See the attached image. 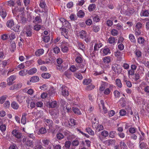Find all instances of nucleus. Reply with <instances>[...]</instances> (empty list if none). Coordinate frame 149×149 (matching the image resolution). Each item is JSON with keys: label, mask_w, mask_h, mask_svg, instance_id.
I'll return each mask as SVG.
<instances>
[{"label": "nucleus", "mask_w": 149, "mask_h": 149, "mask_svg": "<svg viewBox=\"0 0 149 149\" xmlns=\"http://www.w3.org/2000/svg\"><path fill=\"white\" fill-rule=\"evenodd\" d=\"M57 69L60 71L62 72L66 70L68 68V64L65 63H63L62 60L61 58L57 59Z\"/></svg>", "instance_id": "nucleus-1"}, {"label": "nucleus", "mask_w": 149, "mask_h": 149, "mask_svg": "<svg viewBox=\"0 0 149 149\" xmlns=\"http://www.w3.org/2000/svg\"><path fill=\"white\" fill-rule=\"evenodd\" d=\"M24 8L22 6H18L12 8V12L15 16H17L18 15H20L24 12L23 11Z\"/></svg>", "instance_id": "nucleus-2"}, {"label": "nucleus", "mask_w": 149, "mask_h": 149, "mask_svg": "<svg viewBox=\"0 0 149 149\" xmlns=\"http://www.w3.org/2000/svg\"><path fill=\"white\" fill-rule=\"evenodd\" d=\"M75 34L77 37L82 39L85 38L87 35V33L86 31L83 30L76 31L75 32Z\"/></svg>", "instance_id": "nucleus-3"}, {"label": "nucleus", "mask_w": 149, "mask_h": 149, "mask_svg": "<svg viewBox=\"0 0 149 149\" xmlns=\"http://www.w3.org/2000/svg\"><path fill=\"white\" fill-rule=\"evenodd\" d=\"M61 103L62 107L64 111L66 110L68 112H70L71 111V108L70 107H68V104L65 101L62 100L61 102Z\"/></svg>", "instance_id": "nucleus-4"}, {"label": "nucleus", "mask_w": 149, "mask_h": 149, "mask_svg": "<svg viewBox=\"0 0 149 149\" xmlns=\"http://www.w3.org/2000/svg\"><path fill=\"white\" fill-rule=\"evenodd\" d=\"M112 69L116 73H120L122 71L120 66L116 64L113 65Z\"/></svg>", "instance_id": "nucleus-5"}, {"label": "nucleus", "mask_w": 149, "mask_h": 149, "mask_svg": "<svg viewBox=\"0 0 149 149\" xmlns=\"http://www.w3.org/2000/svg\"><path fill=\"white\" fill-rule=\"evenodd\" d=\"M59 19L62 23L63 26L68 28H69L70 27V24L68 21L63 18H61Z\"/></svg>", "instance_id": "nucleus-6"}, {"label": "nucleus", "mask_w": 149, "mask_h": 149, "mask_svg": "<svg viewBox=\"0 0 149 149\" xmlns=\"http://www.w3.org/2000/svg\"><path fill=\"white\" fill-rule=\"evenodd\" d=\"M17 19L19 20L20 22L23 24L25 23L26 21V18L24 17V13L19 15H17Z\"/></svg>", "instance_id": "nucleus-7"}, {"label": "nucleus", "mask_w": 149, "mask_h": 149, "mask_svg": "<svg viewBox=\"0 0 149 149\" xmlns=\"http://www.w3.org/2000/svg\"><path fill=\"white\" fill-rule=\"evenodd\" d=\"M12 134L13 136H14L17 139H20L21 138L22 134L21 133L19 132L17 130L15 129L13 130L12 132Z\"/></svg>", "instance_id": "nucleus-8"}, {"label": "nucleus", "mask_w": 149, "mask_h": 149, "mask_svg": "<svg viewBox=\"0 0 149 149\" xmlns=\"http://www.w3.org/2000/svg\"><path fill=\"white\" fill-rule=\"evenodd\" d=\"M114 87V86L112 84H109V88H106L104 90V93L105 95H109Z\"/></svg>", "instance_id": "nucleus-9"}, {"label": "nucleus", "mask_w": 149, "mask_h": 149, "mask_svg": "<svg viewBox=\"0 0 149 149\" xmlns=\"http://www.w3.org/2000/svg\"><path fill=\"white\" fill-rule=\"evenodd\" d=\"M62 95L64 96H67L69 95L68 88L65 86H63L61 88Z\"/></svg>", "instance_id": "nucleus-10"}, {"label": "nucleus", "mask_w": 149, "mask_h": 149, "mask_svg": "<svg viewBox=\"0 0 149 149\" xmlns=\"http://www.w3.org/2000/svg\"><path fill=\"white\" fill-rule=\"evenodd\" d=\"M60 30L62 35L63 36L66 38L68 39V29L65 28H61Z\"/></svg>", "instance_id": "nucleus-11"}, {"label": "nucleus", "mask_w": 149, "mask_h": 149, "mask_svg": "<svg viewBox=\"0 0 149 149\" xmlns=\"http://www.w3.org/2000/svg\"><path fill=\"white\" fill-rule=\"evenodd\" d=\"M69 45L68 43H66L63 44L61 47V51L63 53L67 52L69 50Z\"/></svg>", "instance_id": "nucleus-12"}, {"label": "nucleus", "mask_w": 149, "mask_h": 149, "mask_svg": "<svg viewBox=\"0 0 149 149\" xmlns=\"http://www.w3.org/2000/svg\"><path fill=\"white\" fill-rule=\"evenodd\" d=\"M26 102L29 104L30 103V107L31 109H33L35 107L36 104L34 102L32 101L31 98H28L26 100Z\"/></svg>", "instance_id": "nucleus-13"}, {"label": "nucleus", "mask_w": 149, "mask_h": 149, "mask_svg": "<svg viewBox=\"0 0 149 149\" xmlns=\"http://www.w3.org/2000/svg\"><path fill=\"white\" fill-rule=\"evenodd\" d=\"M101 52H102L103 55H106L110 54L111 51L109 48L105 47L100 50Z\"/></svg>", "instance_id": "nucleus-14"}, {"label": "nucleus", "mask_w": 149, "mask_h": 149, "mask_svg": "<svg viewBox=\"0 0 149 149\" xmlns=\"http://www.w3.org/2000/svg\"><path fill=\"white\" fill-rule=\"evenodd\" d=\"M16 76L15 75H13L11 76L7 79V81L8 84L9 85H12L13 83V81L16 79Z\"/></svg>", "instance_id": "nucleus-15"}, {"label": "nucleus", "mask_w": 149, "mask_h": 149, "mask_svg": "<svg viewBox=\"0 0 149 149\" xmlns=\"http://www.w3.org/2000/svg\"><path fill=\"white\" fill-rule=\"evenodd\" d=\"M40 7L44 10H42L43 12H46L47 10L46 9V5L44 0H41L40 3Z\"/></svg>", "instance_id": "nucleus-16"}, {"label": "nucleus", "mask_w": 149, "mask_h": 149, "mask_svg": "<svg viewBox=\"0 0 149 149\" xmlns=\"http://www.w3.org/2000/svg\"><path fill=\"white\" fill-rule=\"evenodd\" d=\"M134 54L136 57L137 59L142 56V53L139 49H136L134 52Z\"/></svg>", "instance_id": "nucleus-17"}, {"label": "nucleus", "mask_w": 149, "mask_h": 149, "mask_svg": "<svg viewBox=\"0 0 149 149\" xmlns=\"http://www.w3.org/2000/svg\"><path fill=\"white\" fill-rule=\"evenodd\" d=\"M26 72L29 75H33L36 73L37 71V69L35 68H32L29 70H26Z\"/></svg>", "instance_id": "nucleus-18"}, {"label": "nucleus", "mask_w": 149, "mask_h": 149, "mask_svg": "<svg viewBox=\"0 0 149 149\" xmlns=\"http://www.w3.org/2000/svg\"><path fill=\"white\" fill-rule=\"evenodd\" d=\"M95 127V133H97L98 132L100 131L101 130H102L104 129V127L103 126L100 124H97Z\"/></svg>", "instance_id": "nucleus-19"}, {"label": "nucleus", "mask_w": 149, "mask_h": 149, "mask_svg": "<svg viewBox=\"0 0 149 149\" xmlns=\"http://www.w3.org/2000/svg\"><path fill=\"white\" fill-rule=\"evenodd\" d=\"M77 46L79 49H81L82 51H84L85 49V46L83 43L79 41L77 42Z\"/></svg>", "instance_id": "nucleus-20"}, {"label": "nucleus", "mask_w": 149, "mask_h": 149, "mask_svg": "<svg viewBox=\"0 0 149 149\" xmlns=\"http://www.w3.org/2000/svg\"><path fill=\"white\" fill-rule=\"evenodd\" d=\"M102 44L100 42H97L95 43L94 46V50L95 51H97L102 46Z\"/></svg>", "instance_id": "nucleus-21"}, {"label": "nucleus", "mask_w": 149, "mask_h": 149, "mask_svg": "<svg viewBox=\"0 0 149 149\" xmlns=\"http://www.w3.org/2000/svg\"><path fill=\"white\" fill-rule=\"evenodd\" d=\"M44 50L42 49H37L35 52V55L37 56H40L44 53Z\"/></svg>", "instance_id": "nucleus-22"}, {"label": "nucleus", "mask_w": 149, "mask_h": 149, "mask_svg": "<svg viewBox=\"0 0 149 149\" xmlns=\"http://www.w3.org/2000/svg\"><path fill=\"white\" fill-rule=\"evenodd\" d=\"M6 25L8 27L10 28L11 29H12V28L13 27V26L14 25L13 20L12 19H10L8 20L7 22Z\"/></svg>", "instance_id": "nucleus-23"}, {"label": "nucleus", "mask_w": 149, "mask_h": 149, "mask_svg": "<svg viewBox=\"0 0 149 149\" xmlns=\"http://www.w3.org/2000/svg\"><path fill=\"white\" fill-rule=\"evenodd\" d=\"M42 19L40 16H37L33 19V22L35 24H38L41 23Z\"/></svg>", "instance_id": "nucleus-24"}, {"label": "nucleus", "mask_w": 149, "mask_h": 149, "mask_svg": "<svg viewBox=\"0 0 149 149\" xmlns=\"http://www.w3.org/2000/svg\"><path fill=\"white\" fill-rule=\"evenodd\" d=\"M0 15L3 18H4L7 15L5 10L2 9L1 7L0 8Z\"/></svg>", "instance_id": "nucleus-25"}, {"label": "nucleus", "mask_w": 149, "mask_h": 149, "mask_svg": "<svg viewBox=\"0 0 149 149\" xmlns=\"http://www.w3.org/2000/svg\"><path fill=\"white\" fill-rule=\"evenodd\" d=\"M27 114L26 113H24L23 114L21 119V122L22 124H25L26 123V116Z\"/></svg>", "instance_id": "nucleus-26"}, {"label": "nucleus", "mask_w": 149, "mask_h": 149, "mask_svg": "<svg viewBox=\"0 0 149 149\" xmlns=\"http://www.w3.org/2000/svg\"><path fill=\"white\" fill-rule=\"evenodd\" d=\"M39 80V78L38 76H34L31 77L30 80V82H37Z\"/></svg>", "instance_id": "nucleus-27"}, {"label": "nucleus", "mask_w": 149, "mask_h": 149, "mask_svg": "<svg viewBox=\"0 0 149 149\" xmlns=\"http://www.w3.org/2000/svg\"><path fill=\"white\" fill-rule=\"evenodd\" d=\"M80 139H76L73 140L72 143V146H77L79 144Z\"/></svg>", "instance_id": "nucleus-28"}, {"label": "nucleus", "mask_w": 149, "mask_h": 149, "mask_svg": "<svg viewBox=\"0 0 149 149\" xmlns=\"http://www.w3.org/2000/svg\"><path fill=\"white\" fill-rule=\"evenodd\" d=\"M27 36L30 37L32 35L31 29L29 27L26 28V31H24Z\"/></svg>", "instance_id": "nucleus-29"}, {"label": "nucleus", "mask_w": 149, "mask_h": 149, "mask_svg": "<svg viewBox=\"0 0 149 149\" xmlns=\"http://www.w3.org/2000/svg\"><path fill=\"white\" fill-rule=\"evenodd\" d=\"M83 59L82 57L81 56L79 55L78 56H77L75 59V61L77 63H80L83 61Z\"/></svg>", "instance_id": "nucleus-30"}, {"label": "nucleus", "mask_w": 149, "mask_h": 149, "mask_svg": "<svg viewBox=\"0 0 149 149\" xmlns=\"http://www.w3.org/2000/svg\"><path fill=\"white\" fill-rule=\"evenodd\" d=\"M104 62L105 63H109L111 61V57L109 56H107L104 58L103 59Z\"/></svg>", "instance_id": "nucleus-31"}, {"label": "nucleus", "mask_w": 149, "mask_h": 149, "mask_svg": "<svg viewBox=\"0 0 149 149\" xmlns=\"http://www.w3.org/2000/svg\"><path fill=\"white\" fill-rule=\"evenodd\" d=\"M106 83L104 82H102L101 85L99 87V90L100 91H104L106 88Z\"/></svg>", "instance_id": "nucleus-32"}, {"label": "nucleus", "mask_w": 149, "mask_h": 149, "mask_svg": "<svg viewBox=\"0 0 149 149\" xmlns=\"http://www.w3.org/2000/svg\"><path fill=\"white\" fill-rule=\"evenodd\" d=\"M84 12L81 10H79L77 13V16L80 18H83L85 15Z\"/></svg>", "instance_id": "nucleus-33"}, {"label": "nucleus", "mask_w": 149, "mask_h": 149, "mask_svg": "<svg viewBox=\"0 0 149 149\" xmlns=\"http://www.w3.org/2000/svg\"><path fill=\"white\" fill-rule=\"evenodd\" d=\"M137 42L139 44L143 45L145 42V40L143 37H139L138 38Z\"/></svg>", "instance_id": "nucleus-34"}, {"label": "nucleus", "mask_w": 149, "mask_h": 149, "mask_svg": "<svg viewBox=\"0 0 149 149\" xmlns=\"http://www.w3.org/2000/svg\"><path fill=\"white\" fill-rule=\"evenodd\" d=\"M96 6L95 4H90L88 7V9L90 11H93L95 8Z\"/></svg>", "instance_id": "nucleus-35"}, {"label": "nucleus", "mask_w": 149, "mask_h": 149, "mask_svg": "<svg viewBox=\"0 0 149 149\" xmlns=\"http://www.w3.org/2000/svg\"><path fill=\"white\" fill-rule=\"evenodd\" d=\"M11 107L14 109H17L19 107V106L18 104L15 102L14 101L11 104Z\"/></svg>", "instance_id": "nucleus-36"}, {"label": "nucleus", "mask_w": 149, "mask_h": 149, "mask_svg": "<svg viewBox=\"0 0 149 149\" xmlns=\"http://www.w3.org/2000/svg\"><path fill=\"white\" fill-rule=\"evenodd\" d=\"M115 82L117 86L119 88H121L122 87V84L120 79H116Z\"/></svg>", "instance_id": "nucleus-37"}, {"label": "nucleus", "mask_w": 149, "mask_h": 149, "mask_svg": "<svg viewBox=\"0 0 149 149\" xmlns=\"http://www.w3.org/2000/svg\"><path fill=\"white\" fill-rule=\"evenodd\" d=\"M129 39L131 42L135 43L136 40L134 36L132 34H130L129 35Z\"/></svg>", "instance_id": "nucleus-38"}, {"label": "nucleus", "mask_w": 149, "mask_h": 149, "mask_svg": "<svg viewBox=\"0 0 149 149\" xmlns=\"http://www.w3.org/2000/svg\"><path fill=\"white\" fill-rule=\"evenodd\" d=\"M57 103L56 101L49 102V108H54L56 105Z\"/></svg>", "instance_id": "nucleus-39"}, {"label": "nucleus", "mask_w": 149, "mask_h": 149, "mask_svg": "<svg viewBox=\"0 0 149 149\" xmlns=\"http://www.w3.org/2000/svg\"><path fill=\"white\" fill-rule=\"evenodd\" d=\"M144 100V99L140 97H136V99L135 100L136 102H137L139 104H143V102Z\"/></svg>", "instance_id": "nucleus-40"}, {"label": "nucleus", "mask_w": 149, "mask_h": 149, "mask_svg": "<svg viewBox=\"0 0 149 149\" xmlns=\"http://www.w3.org/2000/svg\"><path fill=\"white\" fill-rule=\"evenodd\" d=\"M45 121L46 122V125L49 127L52 126L53 124V123L52 120L50 119H45Z\"/></svg>", "instance_id": "nucleus-41"}, {"label": "nucleus", "mask_w": 149, "mask_h": 149, "mask_svg": "<svg viewBox=\"0 0 149 149\" xmlns=\"http://www.w3.org/2000/svg\"><path fill=\"white\" fill-rule=\"evenodd\" d=\"M17 100L19 102H22L24 99V97L22 96L21 95H19L16 97Z\"/></svg>", "instance_id": "nucleus-42"}, {"label": "nucleus", "mask_w": 149, "mask_h": 149, "mask_svg": "<svg viewBox=\"0 0 149 149\" xmlns=\"http://www.w3.org/2000/svg\"><path fill=\"white\" fill-rule=\"evenodd\" d=\"M79 69L78 67H76L74 65H72L71 66L70 70L72 72H74Z\"/></svg>", "instance_id": "nucleus-43"}, {"label": "nucleus", "mask_w": 149, "mask_h": 149, "mask_svg": "<svg viewBox=\"0 0 149 149\" xmlns=\"http://www.w3.org/2000/svg\"><path fill=\"white\" fill-rule=\"evenodd\" d=\"M74 76L77 79L81 80L82 79L83 77L82 75L79 73H76L74 74Z\"/></svg>", "instance_id": "nucleus-44"}, {"label": "nucleus", "mask_w": 149, "mask_h": 149, "mask_svg": "<svg viewBox=\"0 0 149 149\" xmlns=\"http://www.w3.org/2000/svg\"><path fill=\"white\" fill-rule=\"evenodd\" d=\"M86 131L89 134L92 135L94 134V132L91 128H87L86 129Z\"/></svg>", "instance_id": "nucleus-45"}, {"label": "nucleus", "mask_w": 149, "mask_h": 149, "mask_svg": "<svg viewBox=\"0 0 149 149\" xmlns=\"http://www.w3.org/2000/svg\"><path fill=\"white\" fill-rule=\"evenodd\" d=\"M26 145L28 146L32 147L33 146V141H31L28 140L26 142Z\"/></svg>", "instance_id": "nucleus-46"}, {"label": "nucleus", "mask_w": 149, "mask_h": 149, "mask_svg": "<svg viewBox=\"0 0 149 149\" xmlns=\"http://www.w3.org/2000/svg\"><path fill=\"white\" fill-rule=\"evenodd\" d=\"M6 3L8 5L10 6H13L15 4V2L13 0L8 1L6 2Z\"/></svg>", "instance_id": "nucleus-47"}, {"label": "nucleus", "mask_w": 149, "mask_h": 149, "mask_svg": "<svg viewBox=\"0 0 149 149\" xmlns=\"http://www.w3.org/2000/svg\"><path fill=\"white\" fill-rule=\"evenodd\" d=\"M37 62L38 65L45 64V61L42 60L40 58H39L37 60Z\"/></svg>", "instance_id": "nucleus-48"}, {"label": "nucleus", "mask_w": 149, "mask_h": 149, "mask_svg": "<svg viewBox=\"0 0 149 149\" xmlns=\"http://www.w3.org/2000/svg\"><path fill=\"white\" fill-rule=\"evenodd\" d=\"M54 52L55 54H58L60 52V49L57 46L55 47L53 49Z\"/></svg>", "instance_id": "nucleus-49"}, {"label": "nucleus", "mask_w": 149, "mask_h": 149, "mask_svg": "<svg viewBox=\"0 0 149 149\" xmlns=\"http://www.w3.org/2000/svg\"><path fill=\"white\" fill-rule=\"evenodd\" d=\"M90 79H85L83 80V84L85 85H88L91 82Z\"/></svg>", "instance_id": "nucleus-50"}, {"label": "nucleus", "mask_w": 149, "mask_h": 149, "mask_svg": "<svg viewBox=\"0 0 149 149\" xmlns=\"http://www.w3.org/2000/svg\"><path fill=\"white\" fill-rule=\"evenodd\" d=\"M109 134L108 132L106 130H104L101 132L102 136L104 137H106Z\"/></svg>", "instance_id": "nucleus-51"}, {"label": "nucleus", "mask_w": 149, "mask_h": 149, "mask_svg": "<svg viewBox=\"0 0 149 149\" xmlns=\"http://www.w3.org/2000/svg\"><path fill=\"white\" fill-rule=\"evenodd\" d=\"M20 26L19 25H15V27L13 26L11 29L15 31L18 32L20 29Z\"/></svg>", "instance_id": "nucleus-52"}, {"label": "nucleus", "mask_w": 149, "mask_h": 149, "mask_svg": "<svg viewBox=\"0 0 149 149\" xmlns=\"http://www.w3.org/2000/svg\"><path fill=\"white\" fill-rule=\"evenodd\" d=\"M120 145L122 148L123 149H127V147L126 144L123 142L121 141L120 143Z\"/></svg>", "instance_id": "nucleus-53"}, {"label": "nucleus", "mask_w": 149, "mask_h": 149, "mask_svg": "<svg viewBox=\"0 0 149 149\" xmlns=\"http://www.w3.org/2000/svg\"><path fill=\"white\" fill-rule=\"evenodd\" d=\"M72 110L75 113L79 114L81 113V112L79 109L77 108L73 107L72 108Z\"/></svg>", "instance_id": "nucleus-54"}, {"label": "nucleus", "mask_w": 149, "mask_h": 149, "mask_svg": "<svg viewBox=\"0 0 149 149\" xmlns=\"http://www.w3.org/2000/svg\"><path fill=\"white\" fill-rule=\"evenodd\" d=\"M100 28L99 26H94L93 27V31L95 32H98L100 30Z\"/></svg>", "instance_id": "nucleus-55"}, {"label": "nucleus", "mask_w": 149, "mask_h": 149, "mask_svg": "<svg viewBox=\"0 0 149 149\" xmlns=\"http://www.w3.org/2000/svg\"><path fill=\"white\" fill-rule=\"evenodd\" d=\"M42 77L45 79H48L50 77V74L48 73H45L42 74Z\"/></svg>", "instance_id": "nucleus-56"}, {"label": "nucleus", "mask_w": 149, "mask_h": 149, "mask_svg": "<svg viewBox=\"0 0 149 149\" xmlns=\"http://www.w3.org/2000/svg\"><path fill=\"white\" fill-rule=\"evenodd\" d=\"M43 38V41L45 42H48L50 40L49 37L48 36H44Z\"/></svg>", "instance_id": "nucleus-57"}, {"label": "nucleus", "mask_w": 149, "mask_h": 149, "mask_svg": "<svg viewBox=\"0 0 149 149\" xmlns=\"http://www.w3.org/2000/svg\"><path fill=\"white\" fill-rule=\"evenodd\" d=\"M46 129L43 127H41L39 130V132L41 134H43L46 132Z\"/></svg>", "instance_id": "nucleus-58"}, {"label": "nucleus", "mask_w": 149, "mask_h": 149, "mask_svg": "<svg viewBox=\"0 0 149 149\" xmlns=\"http://www.w3.org/2000/svg\"><path fill=\"white\" fill-rule=\"evenodd\" d=\"M113 142V140L112 139L108 140L105 141L106 144L108 146L111 144Z\"/></svg>", "instance_id": "nucleus-59"}, {"label": "nucleus", "mask_w": 149, "mask_h": 149, "mask_svg": "<svg viewBox=\"0 0 149 149\" xmlns=\"http://www.w3.org/2000/svg\"><path fill=\"white\" fill-rule=\"evenodd\" d=\"M115 56L117 57H120L122 56V53L121 52L118 51H116L114 53Z\"/></svg>", "instance_id": "nucleus-60"}, {"label": "nucleus", "mask_w": 149, "mask_h": 149, "mask_svg": "<svg viewBox=\"0 0 149 149\" xmlns=\"http://www.w3.org/2000/svg\"><path fill=\"white\" fill-rule=\"evenodd\" d=\"M114 96L116 98H119L120 96V93L117 90H116L113 92Z\"/></svg>", "instance_id": "nucleus-61"}, {"label": "nucleus", "mask_w": 149, "mask_h": 149, "mask_svg": "<svg viewBox=\"0 0 149 149\" xmlns=\"http://www.w3.org/2000/svg\"><path fill=\"white\" fill-rule=\"evenodd\" d=\"M6 126L5 125H0V130L2 132H4L6 129Z\"/></svg>", "instance_id": "nucleus-62"}, {"label": "nucleus", "mask_w": 149, "mask_h": 149, "mask_svg": "<svg viewBox=\"0 0 149 149\" xmlns=\"http://www.w3.org/2000/svg\"><path fill=\"white\" fill-rule=\"evenodd\" d=\"M42 142L43 143L44 146H46L48 145L50 143L49 141L48 140L46 139L43 140Z\"/></svg>", "instance_id": "nucleus-63"}, {"label": "nucleus", "mask_w": 149, "mask_h": 149, "mask_svg": "<svg viewBox=\"0 0 149 149\" xmlns=\"http://www.w3.org/2000/svg\"><path fill=\"white\" fill-rule=\"evenodd\" d=\"M144 91L146 93V94L149 96V86H146L144 88Z\"/></svg>", "instance_id": "nucleus-64"}]
</instances>
